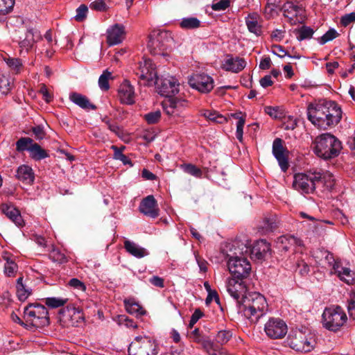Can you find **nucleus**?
I'll use <instances>...</instances> for the list:
<instances>
[{"label": "nucleus", "instance_id": "obj_35", "mask_svg": "<svg viewBox=\"0 0 355 355\" xmlns=\"http://www.w3.org/2000/svg\"><path fill=\"white\" fill-rule=\"evenodd\" d=\"M294 33L296 35L297 39L299 41L311 39L314 33L313 28L302 26L300 28L295 29Z\"/></svg>", "mask_w": 355, "mask_h": 355}, {"label": "nucleus", "instance_id": "obj_31", "mask_svg": "<svg viewBox=\"0 0 355 355\" xmlns=\"http://www.w3.org/2000/svg\"><path fill=\"white\" fill-rule=\"evenodd\" d=\"M248 29L250 33L259 36L261 34V26L258 22V16L253 13L249 15L245 19Z\"/></svg>", "mask_w": 355, "mask_h": 355}, {"label": "nucleus", "instance_id": "obj_36", "mask_svg": "<svg viewBox=\"0 0 355 355\" xmlns=\"http://www.w3.org/2000/svg\"><path fill=\"white\" fill-rule=\"evenodd\" d=\"M34 141L29 137H21L16 142V150L19 152L27 150L33 146Z\"/></svg>", "mask_w": 355, "mask_h": 355}, {"label": "nucleus", "instance_id": "obj_6", "mask_svg": "<svg viewBox=\"0 0 355 355\" xmlns=\"http://www.w3.org/2000/svg\"><path fill=\"white\" fill-rule=\"evenodd\" d=\"M240 254L239 252H234L232 254H228L227 267L230 272L239 279H243L247 277L251 270V265L246 257Z\"/></svg>", "mask_w": 355, "mask_h": 355}, {"label": "nucleus", "instance_id": "obj_16", "mask_svg": "<svg viewBox=\"0 0 355 355\" xmlns=\"http://www.w3.org/2000/svg\"><path fill=\"white\" fill-rule=\"evenodd\" d=\"M171 40L166 32H160L156 37L149 36L147 47L153 55H164V51L167 47V42Z\"/></svg>", "mask_w": 355, "mask_h": 355}, {"label": "nucleus", "instance_id": "obj_40", "mask_svg": "<svg viewBox=\"0 0 355 355\" xmlns=\"http://www.w3.org/2000/svg\"><path fill=\"white\" fill-rule=\"evenodd\" d=\"M12 81L7 76L0 74V92L7 94L11 89Z\"/></svg>", "mask_w": 355, "mask_h": 355}, {"label": "nucleus", "instance_id": "obj_7", "mask_svg": "<svg viewBox=\"0 0 355 355\" xmlns=\"http://www.w3.org/2000/svg\"><path fill=\"white\" fill-rule=\"evenodd\" d=\"M287 343L293 349L305 353L313 349L315 345V339L311 335L300 330L293 331L288 336Z\"/></svg>", "mask_w": 355, "mask_h": 355}, {"label": "nucleus", "instance_id": "obj_58", "mask_svg": "<svg viewBox=\"0 0 355 355\" xmlns=\"http://www.w3.org/2000/svg\"><path fill=\"white\" fill-rule=\"evenodd\" d=\"M230 5L229 0H220V1L214 3L211 6L212 9L216 11L225 10Z\"/></svg>", "mask_w": 355, "mask_h": 355}, {"label": "nucleus", "instance_id": "obj_15", "mask_svg": "<svg viewBox=\"0 0 355 355\" xmlns=\"http://www.w3.org/2000/svg\"><path fill=\"white\" fill-rule=\"evenodd\" d=\"M191 87L201 93H208L214 88L213 78L205 73H196L189 78Z\"/></svg>", "mask_w": 355, "mask_h": 355}, {"label": "nucleus", "instance_id": "obj_12", "mask_svg": "<svg viewBox=\"0 0 355 355\" xmlns=\"http://www.w3.org/2000/svg\"><path fill=\"white\" fill-rule=\"evenodd\" d=\"M153 84L156 85L158 93L164 96L171 98L179 92V83L174 77L156 78Z\"/></svg>", "mask_w": 355, "mask_h": 355}, {"label": "nucleus", "instance_id": "obj_42", "mask_svg": "<svg viewBox=\"0 0 355 355\" xmlns=\"http://www.w3.org/2000/svg\"><path fill=\"white\" fill-rule=\"evenodd\" d=\"M181 168L187 173L196 178H200L202 175V171L191 164H184L181 165Z\"/></svg>", "mask_w": 355, "mask_h": 355}, {"label": "nucleus", "instance_id": "obj_32", "mask_svg": "<svg viewBox=\"0 0 355 355\" xmlns=\"http://www.w3.org/2000/svg\"><path fill=\"white\" fill-rule=\"evenodd\" d=\"M124 304L126 311L130 314H135L136 315H143L146 311L140 306V304L134 301L132 299H126L124 300Z\"/></svg>", "mask_w": 355, "mask_h": 355}, {"label": "nucleus", "instance_id": "obj_19", "mask_svg": "<svg viewBox=\"0 0 355 355\" xmlns=\"http://www.w3.org/2000/svg\"><path fill=\"white\" fill-rule=\"evenodd\" d=\"M272 155L277 160L281 169L286 171L288 168V151L283 146V140L276 138L272 143Z\"/></svg>", "mask_w": 355, "mask_h": 355}, {"label": "nucleus", "instance_id": "obj_37", "mask_svg": "<svg viewBox=\"0 0 355 355\" xmlns=\"http://www.w3.org/2000/svg\"><path fill=\"white\" fill-rule=\"evenodd\" d=\"M232 333L230 330L223 329L218 331L215 340L217 343L223 345L226 343L232 338Z\"/></svg>", "mask_w": 355, "mask_h": 355}, {"label": "nucleus", "instance_id": "obj_46", "mask_svg": "<svg viewBox=\"0 0 355 355\" xmlns=\"http://www.w3.org/2000/svg\"><path fill=\"white\" fill-rule=\"evenodd\" d=\"M4 61L10 69L15 71L16 73H19L22 67V62L19 58L10 57L7 58H5Z\"/></svg>", "mask_w": 355, "mask_h": 355}, {"label": "nucleus", "instance_id": "obj_21", "mask_svg": "<svg viewBox=\"0 0 355 355\" xmlns=\"http://www.w3.org/2000/svg\"><path fill=\"white\" fill-rule=\"evenodd\" d=\"M227 291L228 293L237 302L241 301V298L246 294V286L242 279L232 277L228 279L227 282Z\"/></svg>", "mask_w": 355, "mask_h": 355}, {"label": "nucleus", "instance_id": "obj_54", "mask_svg": "<svg viewBox=\"0 0 355 355\" xmlns=\"http://www.w3.org/2000/svg\"><path fill=\"white\" fill-rule=\"evenodd\" d=\"M17 294L20 301H25L31 293L25 288L24 285H19L17 287Z\"/></svg>", "mask_w": 355, "mask_h": 355}, {"label": "nucleus", "instance_id": "obj_22", "mask_svg": "<svg viewBox=\"0 0 355 355\" xmlns=\"http://www.w3.org/2000/svg\"><path fill=\"white\" fill-rule=\"evenodd\" d=\"M125 35L124 26L115 24L107 30V42L110 45L120 44L124 40Z\"/></svg>", "mask_w": 355, "mask_h": 355}, {"label": "nucleus", "instance_id": "obj_13", "mask_svg": "<svg viewBox=\"0 0 355 355\" xmlns=\"http://www.w3.org/2000/svg\"><path fill=\"white\" fill-rule=\"evenodd\" d=\"M270 249V244L266 241L261 239L254 243L251 248H249L245 245H242V248L239 246V254H243L245 250V253L250 252L251 257L257 260L263 259L266 254L269 252Z\"/></svg>", "mask_w": 355, "mask_h": 355}, {"label": "nucleus", "instance_id": "obj_27", "mask_svg": "<svg viewBox=\"0 0 355 355\" xmlns=\"http://www.w3.org/2000/svg\"><path fill=\"white\" fill-rule=\"evenodd\" d=\"M245 61L239 57L229 58L225 60L223 64V68L226 71L238 73L243 70L245 67Z\"/></svg>", "mask_w": 355, "mask_h": 355}, {"label": "nucleus", "instance_id": "obj_48", "mask_svg": "<svg viewBox=\"0 0 355 355\" xmlns=\"http://www.w3.org/2000/svg\"><path fill=\"white\" fill-rule=\"evenodd\" d=\"M161 115V112L156 110L146 114L144 118L148 124H155L160 121Z\"/></svg>", "mask_w": 355, "mask_h": 355}, {"label": "nucleus", "instance_id": "obj_61", "mask_svg": "<svg viewBox=\"0 0 355 355\" xmlns=\"http://www.w3.org/2000/svg\"><path fill=\"white\" fill-rule=\"evenodd\" d=\"M203 348L205 349L209 355L216 354V350L214 347V343L209 340H205L202 343Z\"/></svg>", "mask_w": 355, "mask_h": 355}, {"label": "nucleus", "instance_id": "obj_59", "mask_svg": "<svg viewBox=\"0 0 355 355\" xmlns=\"http://www.w3.org/2000/svg\"><path fill=\"white\" fill-rule=\"evenodd\" d=\"M149 282L154 286L162 288L164 287V279L159 276L154 275L149 279Z\"/></svg>", "mask_w": 355, "mask_h": 355}, {"label": "nucleus", "instance_id": "obj_24", "mask_svg": "<svg viewBox=\"0 0 355 355\" xmlns=\"http://www.w3.org/2000/svg\"><path fill=\"white\" fill-rule=\"evenodd\" d=\"M69 98L75 105L85 110H95L96 109V106L91 103L86 96L82 94L71 92L69 94Z\"/></svg>", "mask_w": 355, "mask_h": 355}, {"label": "nucleus", "instance_id": "obj_43", "mask_svg": "<svg viewBox=\"0 0 355 355\" xmlns=\"http://www.w3.org/2000/svg\"><path fill=\"white\" fill-rule=\"evenodd\" d=\"M6 261L4 266V273L8 276H13L17 270V265L15 261L8 257H4Z\"/></svg>", "mask_w": 355, "mask_h": 355}, {"label": "nucleus", "instance_id": "obj_38", "mask_svg": "<svg viewBox=\"0 0 355 355\" xmlns=\"http://www.w3.org/2000/svg\"><path fill=\"white\" fill-rule=\"evenodd\" d=\"M112 78V73L107 70L103 71L98 78V86L103 91H107L110 88L109 80Z\"/></svg>", "mask_w": 355, "mask_h": 355}, {"label": "nucleus", "instance_id": "obj_18", "mask_svg": "<svg viewBox=\"0 0 355 355\" xmlns=\"http://www.w3.org/2000/svg\"><path fill=\"white\" fill-rule=\"evenodd\" d=\"M186 101L180 98H169L163 102L166 114L172 117H180L186 107Z\"/></svg>", "mask_w": 355, "mask_h": 355}, {"label": "nucleus", "instance_id": "obj_1", "mask_svg": "<svg viewBox=\"0 0 355 355\" xmlns=\"http://www.w3.org/2000/svg\"><path fill=\"white\" fill-rule=\"evenodd\" d=\"M309 121L319 129L327 128L338 124L342 117V110L334 101L311 103L307 107Z\"/></svg>", "mask_w": 355, "mask_h": 355}, {"label": "nucleus", "instance_id": "obj_63", "mask_svg": "<svg viewBox=\"0 0 355 355\" xmlns=\"http://www.w3.org/2000/svg\"><path fill=\"white\" fill-rule=\"evenodd\" d=\"M32 131L35 137V138L38 140L42 139L45 136V132L44 131L43 128L40 126H36L33 128Z\"/></svg>", "mask_w": 355, "mask_h": 355}, {"label": "nucleus", "instance_id": "obj_9", "mask_svg": "<svg viewBox=\"0 0 355 355\" xmlns=\"http://www.w3.org/2000/svg\"><path fill=\"white\" fill-rule=\"evenodd\" d=\"M17 42L20 48V54L28 53L34 46L35 43L42 39L40 32L36 29L27 28L19 31Z\"/></svg>", "mask_w": 355, "mask_h": 355}, {"label": "nucleus", "instance_id": "obj_45", "mask_svg": "<svg viewBox=\"0 0 355 355\" xmlns=\"http://www.w3.org/2000/svg\"><path fill=\"white\" fill-rule=\"evenodd\" d=\"M49 256L50 258L55 262H58L59 263H64L67 262V258L65 254L58 248H53L50 252Z\"/></svg>", "mask_w": 355, "mask_h": 355}, {"label": "nucleus", "instance_id": "obj_17", "mask_svg": "<svg viewBox=\"0 0 355 355\" xmlns=\"http://www.w3.org/2000/svg\"><path fill=\"white\" fill-rule=\"evenodd\" d=\"M316 178L314 180L315 190L318 189L322 193L329 192L335 185V180L332 173L329 171L314 172Z\"/></svg>", "mask_w": 355, "mask_h": 355}, {"label": "nucleus", "instance_id": "obj_3", "mask_svg": "<svg viewBox=\"0 0 355 355\" xmlns=\"http://www.w3.org/2000/svg\"><path fill=\"white\" fill-rule=\"evenodd\" d=\"M313 146L314 153L324 159L338 156L342 148L340 141L330 133H324L315 137Z\"/></svg>", "mask_w": 355, "mask_h": 355}, {"label": "nucleus", "instance_id": "obj_57", "mask_svg": "<svg viewBox=\"0 0 355 355\" xmlns=\"http://www.w3.org/2000/svg\"><path fill=\"white\" fill-rule=\"evenodd\" d=\"M355 21V12L343 15L340 19V23L343 26H347Z\"/></svg>", "mask_w": 355, "mask_h": 355}, {"label": "nucleus", "instance_id": "obj_60", "mask_svg": "<svg viewBox=\"0 0 355 355\" xmlns=\"http://www.w3.org/2000/svg\"><path fill=\"white\" fill-rule=\"evenodd\" d=\"M272 47L275 49H277L279 52H281L283 53L282 55H278V56L279 58H284L285 56H288L289 58H295V59H300L301 58V56L299 55H290L286 51L284 50L283 46H282L280 45H277V44L273 45ZM273 53L277 55V54L276 53H275V52H273Z\"/></svg>", "mask_w": 355, "mask_h": 355}, {"label": "nucleus", "instance_id": "obj_2", "mask_svg": "<svg viewBox=\"0 0 355 355\" xmlns=\"http://www.w3.org/2000/svg\"><path fill=\"white\" fill-rule=\"evenodd\" d=\"M239 313L252 323H257L268 311L266 297L259 293H250L243 297L237 304Z\"/></svg>", "mask_w": 355, "mask_h": 355}, {"label": "nucleus", "instance_id": "obj_50", "mask_svg": "<svg viewBox=\"0 0 355 355\" xmlns=\"http://www.w3.org/2000/svg\"><path fill=\"white\" fill-rule=\"evenodd\" d=\"M15 5V0H0V13L6 14L9 12Z\"/></svg>", "mask_w": 355, "mask_h": 355}, {"label": "nucleus", "instance_id": "obj_30", "mask_svg": "<svg viewBox=\"0 0 355 355\" xmlns=\"http://www.w3.org/2000/svg\"><path fill=\"white\" fill-rule=\"evenodd\" d=\"M301 243V240L293 236H280L277 242L278 248L284 251H288L291 245H300Z\"/></svg>", "mask_w": 355, "mask_h": 355}, {"label": "nucleus", "instance_id": "obj_23", "mask_svg": "<svg viewBox=\"0 0 355 355\" xmlns=\"http://www.w3.org/2000/svg\"><path fill=\"white\" fill-rule=\"evenodd\" d=\"M119 97L122 103L132 105L135 102L134 87L128 80L123 81L119 88Z\"/></svg>", "mask_w": 355, "mask_h": 355}, {"label": "nucleus", "instance_id": "obj_8", "mask_svg": "<svg viewBox=\"0 0 355 355\" xmlns=\"http://www.w3.org/2000/svg\"><path fill=\"white\" fill-rule=\"evenodd\" d=\"M129 355H157L155 342L146 336H137L128 347Z\"/></svg>", "mask_w": 355, "mask_h": 355}, {"label": "nucleus", "instance_id": "obj_11", "mask_svg": "<svg viewBox=\"0 0 355 355\" xmlns=\"http://www.w3.org/2000/svg\"><path fill=\"white\" fill-rule=\"evenodd\" d=\"M316 176L314 172L297 173L294 176L293 188L302 193H311L315 191L314 180Z\"/></svg>", "mask_w": 355, "mask_h": 355}, {"label": "nucleus", "instance_id": "obj_51", "mask_svg": "<svg viewBox=\"0 0 355 355\" xmlns=\"http://www.w3.org/2000/svg\"><path fill=\"white\" fill-rule=\"evenodd\" d=\"M88 12V8L85 4H81L77 9H76V15H75L74 18L78 21H83L86 17Z\"/></svg>", "mask_w": 355, "mask_h": 355}, {"label": "nucleus", "instance_id": "obj_4", "mask_svg": "<svg viewBox=\"0 0 355 355\" xmlns=\"http://www.w3.org/2000/svg\"><path fill=\"white\" fill-rule=\"evenodd\" d=\"M24 318L31 326L41 328L49 325V317L47 309L40 304H29L24 311Z\"/></svg>", "mask_w": 355, "mask_h": 355}, {"label": "nucleus", "instance_id": "obj_52", "mask_svg": "<svg viewBox=\"0 0 355 355\" xmlns=\"http://www.w3.org/2000/svg\"><path fill=\"white\" fill-rule=\"evenodd\" d=\"M107 0H96L90 4V8L93 10L103 12L107 10Z\"/></svg>", "mask_w": 355, "mask_h": 355}, {"label": "nucleus", "instance_id": "obj_55", "mask_svg": "<svg viewBox=\"0 0 355 355\" xmlns=\"http://www.w3.org/2000/svg\"><path fill=\"white\" fill-rule=\"evenodd\" d=\"M245 121V118H239V121L236 123V137L238 139V140H239V141H242L243 140V127Z\"/></svg>", "mask_w": 355, "mask_h": 355}, {"label": "nucleus", "instance_id": "obj_10", "mask_svg": "<svg viewBox=\"0 0 355 355\" xmlns=\"http://www.w3.org/2000/svg\"><path fill=\"white\" fill-rule=\"evenodd\" d=\"M264 331L271 339H281L288 331L286 322L279 318H270L264 325Z\"/></svg>", "mask_w": 355, "mask_h": 355}, {"label": "nucleus", "instance_id": "obj_49", "mask_svg": "<svg viewBox=\"0 0 355 355\" xmlns=\"http://www.w3.org/2000/svg\"><path fill=\"white\" fill-rule=\"evenodd\" d=\"M204 116L207 118L209 120L217 123H223L227 121L226 118L215 112L211 111H206L204 114Z\"/></svg>", "mask_w": 355, "mask_h": 355}, {"label": "nucleus", "instance_id": "obj_34", "mask_svg": "<svg viewBox=\"0 0 355 355\" xmlns=\"http://www.w3.org/2000/svg\"><path fill=\"white\" fill-rule=\"evenodd\" d=\"M277 223L274 217L265 218L259 226V230L263 234L272 232L277 227Z\"/></svg>", "mask_w": 355, "mask_h": 355}, {"label": "nucleus", "instance_id": "obj_5", "mask_svg": "<svg viewBox=\"0 0 355 355\" xmlns=\"http://www.w3.org/2000/svg\"><path fill=\"white\" fill-rule=\"evenodd\" d=\"M347 320L345 311L338 306L326 308L322 313L323 326L329 331H338Z\"/></svg>", "mask_w": 355, "mask_h": 355}, {"label": "nucleus", "instance_id": "obj_44", "mask_svg": "<svg viewBox=\"0 0 355 355\" xmlns=\"http://www.w3.org/2000/svg\"><path fill=\"white\" fill-rule=\"evenodd\" d=\"M67 302V299L60 297H47L45 300L46 304L52 309L64 306Z\"/></svg>", "mask_w": 355, "mask_h": 355}, {"label": "nucleus", "instance_id": "obj_33", "mask_svg": "<svg viewBox=\"0 0 355 355\" xmlns=\"http://www.w3.org/2000/svg\"><path fill=\"white\" fill-rule=\"evenodd\" d=\"M29 153L31 157L37 161L49 157L47 152L36 143H33V146L29 149Z\"/></svg>", "mask_w": 355, "mask_h": 355}, {"label": "nucleus", "instance_id": "obj_26", "mask_svg": "<svg viewBox=\"0 0 355 355\" xmlns=\"http://www.w3.org/2000/svg\"><path fill=\"white\" fill-rule=\"evenodd\" d=\"M1 210L17 226L22 227L24 225V222L21 214L15 207L10 205L3 204L2 205Z\"/></svg>", "mask_w": 355, "mask_h": 355}, {"label": "nucleus", "instance_id": "obj_39", "mask_svg": "<svg viewBox=\"0 0 355 355\" xmlns=\"http://www.w3.org/2000/svg\"><path fill=\"white\" fill-rule=\"evenodd\" d=\"M200 25V21L196 17H187L183 18L180 22V26L183 28L193 29L198 28Z\"/></svg>", "mask_w": 355, "mask_h": 355}, {"label": "nucleus", "instance_id": "obj_41", "mask_svg": "<svg viewBox=\"0 0 355 355\" xmlns=\"http://www.w3.org/2000/svg\"><path fill=\"white\" fill-rule=\"evenodd\" d=\"M111 148L114 150V159L121 161L124 164H131L130 159L123 154L122 151L125 148L123 146L121 148H119L116 146H112Z\"/></svg>", "mask_w": 355, "mask_h": 355}, {"label": "nucleus", "instance_id": "obj_29", "mask_svg": "<svg viewBox=\"0 0 355 355\" xmlns=\"http://www.w3.org/2000/svg\"><path fill=\"white\" fill-rule=\"evenodd\" d=\"M124 248L129 254L139 259L148 254L145 248L129 240L125 241Z\"/></svg>", "mask_w": 355, "mask_h": 355}, {"label": "nucleus", "instance_id": "obj_62", "mask_svg": "<svg viewBox=\"0 0 355 355\" xmlns=\"http://www.w3.org/2000/svg\"><path fill=\"white\" fill-rule=\"evenodd\" d=\"M264 111L267 114L273 119H278L280 117L278 107L266 106L264 108Z\"/></svg>", "mask_w": 355, "mask_h": 355}, {"label": "nucleus", "instance_id": "obj_53", "mask_svg": "<svg viewBox=\"0 0 355 355\" xmlns=\"http://www.w3.org/2000/svg\"><path fill=\"white\" fill-rule=\"evenodd\" d=\"M68 285L71 288L80 291H85L86 290V286L85 284L77 278H72L70 279L68 282Z\"/></svg>", "mask_w": 355, "mask_h": 355}, {"label": "nucleus", "instance_id": "obj_20", "mask_svg": "<svg viewBox=\"0 0 355 355\" xmlns=\"http://www.w3.org/2000/svg\"><path fill=\"white\" fill-rule=\"evenodd\" d=\"M139 210L145 216L152 218H155L159 215L157 200L153 195H149L141 200Z\"/></svg>", "mask_w": 355, "mask_h": 355}, {"label": "nucleus", "instance_id": "obj_47", "mask_svg": "<svg viewBox=\"0 0 355 355\" xmlns=\"http://www.w3.org/2000/svg\"><path fill=\"white\" fill-rule=\"evenodd\" d=\"M338 36V32L335 29L331 28L328 31H327L321 37L318 39V42L320 43V44L323 45L325 43L336 38Z\"/></svg>", "mask_w": 355, "mask_h": 355}, {"label": "nucleus", "instance_id": "obj_64", "mask_svg": "<svg viewBox=\"0 0 355 355\" xmlns=\"http://www.w3.org/2000/svg\"><path fill=\"white\" fill-rule=\"evenodd\" d=\"M259 82L261 86L264 88L271 86L273 84V81L272 80L271 76L270 75L265 76L261 78Z\"/></svg>", "mask_w": 355, "mask_h": 355}, {"label": "nucleus", "instance_id": "obj_14", "mask_svg": "<svg viewBox=\"0 0 355 355\" xmlns=\"http://www.w3.org/2000/svg\"><path fill=\"white\" fill-rule=\"evenodd\" d=\"M137 75L141 80H144V84L148 85H153V82H155L157 76L152 60L144 59L142 62H140Z\"/></svg>", "mask_w": 355, "mask_h": 355}, {"label": "nucleus", "instance_id": "obj_25", "mask_svg": "<svg viewBox=\"0 0 355 355\" xmlns=\"http://www.w3.org/2000/svg\"><path fill=\"white\" fill-rule=\"evenodd\" d=\"M331 273L336 274L340 280L347 284H352L355 282L354 272L349 268L343 267L340 263L334 264V271Z\"/></svg>", "mask_w": 355, "mask_h": 355}, {"label": "nucleus", "instance_id": "obj_56", "mask_svg": "<svg viewBox=\"0 0 355 355\" xmlns=\"http://www.w3.org/2000/svg\"><path fill=\"white\" fill-rule=\"evenodd\" d=\"M285 30L284 29H275L272 31L270 34V37L272 41L274 42H281L285 35Z\"/></svg>", "mask_w": 355, "mask_h": 355}, {"label": "nucleus", "instance_id": "obj_28", "mask_svg": "<svg viewBox=\"0 0 355 355\" xmlns=\"http://www.w3.org/2000/svg\"><path fill=\"white\" fill-rule=\"evenodd\" d=\"M16 176L18 180L27 184H32L35 180V174L32 168L27 165L19 166Z\"/></svg>", "mask_w": 355, "mask_h": 355}]
</instances>
